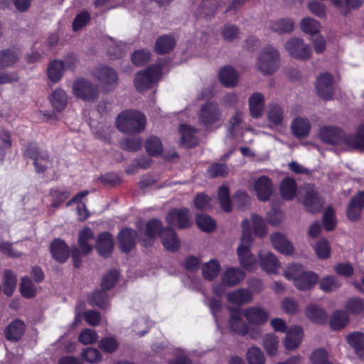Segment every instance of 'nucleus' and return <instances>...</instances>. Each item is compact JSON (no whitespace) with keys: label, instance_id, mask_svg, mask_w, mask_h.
I'll list each match as a JSON object with an SVG mask.
<instances>
[{"label":"nucleus","instance_id":"obj_7","mask_svg":"<svg viewBox=\"0 0 364 364\" xmlns=\"http://www.w3.org/2000/svg\"><path fill=\"white\" fill-rule=\"evenodd\" d=\"M73 91L75 97L84 101H95L99 97L98 87L83 78L75 81Z\"/></svg>","mask_w":364,"mask_h":364},{"label":"nucleus","instance_id":"obj_24","mask_svg":"<svg viewBox=\"0 0 364 364\" xmlns=\"http://www.w3.org/2000/svg\"><path fill=\"white\" fill-rule=\"evenodd\" d=\"M270 239L274 248L282 254L290 255L294 252V246L284 235L274 232L271 235Z\"/></svg>","mask_w":364,"mask_h":364},{"label":"nucleus","instance_id":"obj_46","mask_svg":"<svg viewBox=\"0 0 364 364\" xmlns=\"http://www.w3.org/2000/svg\"><path fill=\"white\" fill-rule=\"evenodd\" d=\"M218 197L221 208L225 213H230L232 210V202L230 199L229 188L225 185H222L218 191Z\"/></svg>","mask_w":364,"mask_h":364},{"label":"nucleus","instance_id":"obj_3","mask_svg":"<svg viewBox=\"0 0 364 364\" xmlns=\"http://www.w3.org/2000/svg\"><path fill=\"white\" fill-rule=\"evenodd\" d=\"M303 266L300 264H292L284 271V276L292 280L295 287L300 291L312 289L318 281V276L312 271L301 272Z\"/></svg>","mask_w":364,"mask_h":364},{"label":"nucleus","instance_id":"obj_6","mask_svg":"<svg viewBox=\"0 0 364 364\" xmlns=\"http://www.w3.org/2000/svg\"><path fill=\"white\" fill-rule=\"evenodd\" d=\"M279 61L278 50L269 45L258 57L259 70L264 75H272L278 69Z\"/></svg>","mask_w":364,"mask_h":364},{"label":"nucleus","instance_id":"obj_62","mask_svg":"<svg viewBox=\"0 0 364 364\" xmlns=\"http://www.w3.org/2000/svg\"><path fill=\"white\" fill-rule=\"evenodd\" d=\"M323 225L326 230L332 231L336 226L335 211L333 208L328 207L325 209L323 215Z\"/></svg>","mask_w":364,"mask_h":364},{"label":"nucleus","instance_id":"obj_39","mask_svg":"<svg viewBox=\"0 0 364 364\" xmlns=\"http://www.w3.org/2000/svg\"><path fill=\"white\" fill-rule=\"evenodd\" d=\"M146 153L151 156H159L164 152V146L161 140L156 136L148 137L144 144Z\"/></svg>","mask_w":364,"mask_h":364},{"label":"nucleus","instance_id":"obj_16","mask_svg":"<svg viewBox=\"0 0 364 364\" xmlns=\"http://www.w3.org/2000/svg\"><path fill=\"white\" fill-rule=\"evenodd\" d=\"M95 250L101 257H108L114 250V238L112 235L107 231L100 233L95 243Z\"/></svg>","mask_w":364,"mask_h":364},{"label":"nucleus","instance_id":"obj_8","mask_svg":"<svg viewBox=\"0 0 364 364\" xmlns=\"http://www.w3.org/2000/svg\"><path fill=\"white\" fill-rule=\"evenodd\" d=\"M285 49L294 58L306 60L311 57V48L309 44L304 43L303 39L293 37L285 43Z\"/></svg>","mask_w":364,"mask_h":364},{"label":"nucleus","instance_id":"obj_32","mask_svg":"<svg viewBox=\"0 0 364 364\" xmlns=\"http://www.w3.org/2000/svg\"><path fill=\"white\" fill-rule=\"evenodd\" d=\"M71 192L64 187H53L49 190L48 196L51 198L50 207L58 208L70 196Z\"/></svg>","mask_w":364,"mask_h":364},{"label":"nucleus","instance_id":"obj_30","mask_svg":"<svg viewBox=\"0 0 364 364\" xmlns=\"http://www.w3.org/2000/svg\"><path fill=\"white\" fill-rule=\"evenodd\" d=\"M176 46V40L171 35L164 34L160 36L156 41L154 52L159 55H165L173 50Z\"/></svg>","mask_w":364,"mask_h":364},{"label":"nucleus","instance_id":"obj_11","mask_svg":"<svg viewBox=\"0 0 364 364\" xmlns=\"http://www.w3.org/2000/svg\"><path fill=\"white\" fill-rule=\"evenodd\" d=\"M138 233L131 228H124L117 234L118 247L123 253L128 254L137 245Z\"/></svg>","mask_w":364,"mask_h":364},{"label":"nucleus","instance_id":"obj_5","mask_svg":"<svg viewBox=\"0 0 364 364\" xmlns=\"http://www.w3.org/2000/svg\"><path fill=\"white\" fill-rule=\"evenodd\" d=\"M161 75V68L159 65H149L145 70L138 72L134 80L136 90L141 92L151 89Z\"/></svg>","mask_w":364,"mask_h":364},{"label":"nucleus","instance_id":"obj_49","mask_svg":"<svg viewBox=\"0 0 364 364\" xmlns=\"http://www.w3.org/2000/svg\"><path fill=\"white\" fill-rule=\"evenodd\" d=\"M165 228L163 227L162 222L159 219H151L146 225V235L150 239H154L159 236L161 237L162 232Z\"/></svg>","mask_w":364,"mask_h":364},{"label":"nucleus","instance_id":"obj_58","mask_svg":"<svg viewBox=\"0 0 364 364\" xmlns=\"http://www.w3.org/2000/svg\"><path fill=\"white\" fill-rule=\"evenodd\" d=\"M98 347L106 353H113L117 350L119 343L115 338L112 336H107L102 338L99 341Z\"/></svg>","mask_w":364,"mask_h":364},{"label":"nucleus","instance_id":"obj_4","mask_svg":"<svg viewBox=\"0 0 364 364\" xmlns=\"http://www.w3.org/2000/svg\"><path fill=\"white\" fill-rule=\"evenodd\" d=\"M23 156L33 161V166L37 173H44L51 164L50 156L47 151H42L36 142L28 141L23 149Z\"/></svg>","mask_w":364,"mask_h":364},{"label":"nucleus","instance_id":"obj_35","mask_svg":"<svg viewBox=\"0 0 364 364\" xmlns=\"http://www.w3.org/2000/svg\"><path fill=\"white\" fill-rule=\"evenodd\" d=\"M264 97L260 92H254L249 99L250 112L252 117L259 118L262 115Z\"/></svg>","mask_w":364,"mask_h":364},{"label":"nucleus","instance_id":"obj_14","mask_svg":"<svg viewBox=\"0 0 364 364\" xmlns=\"http://www.w3.org/2000/svg\"><path fill=\"white\" fill-rule=\"evenodd\" d=\"M364 210V190L353 196L346 208V217L352 222H356L361 218Z\"/></svg>","mask_w":364,"mask_h":364},{"label":"nucleus","instance_id":"obj_51","mask_svg":"<svg viewBox=\"0 0 364 364\" xmlns=\"http://www.w3.org/2000/svg\"><path fill=\"white\" fill-rule=\"evenodd\" d=\"M12 146L11 134L5 129H0V163L6 156V150Z\"/></svg>","mask_w":364,"mask_h":364},{"label":"nucleus","instance_id":"obj_17","mask_svg":"<svg viewBox=\"0 0 364 364\" xmlns=\"http://www.w3.org/2000/svg\"><path fill=\"white\" fill-rule=\"evenodd\" d=\"M254 189L259 200L267 201L273 193L272 181L268 176H261L255 181Z\"/></svg>","mask_w":364,"mask_h":364},{"label":"nucleus","instance_id":"obj_42","mask_svg":"<svg viewBox=\"0 0 364 364\" xmlns=\"http://www.w3.org/2000/svg\"><path fill=\"white\" fill-rule=\"evenodd\" d=\"M65 66L63 60H54L50 62L47 75L53 82H57L62 78Z\"/></svg>","mask_w":364,"mask_h":364},{"label":"nucleus","instance_id":"obj_43","mask_svg":"<svg viewBox=\"0 0 364 364\" xmlns=\"http://www.w3.org/2000/svg\"><path fill=\"white\" fill-rule=\"evenodd\" d=\"M294 23L291 18H280L275 21H272L269 28L279 34L290 33L294 30Z\"/></svg>","mask_w":364,"mask_h":364},{"label":"nucleus","instance_id":"obj_2","mask_svg":"<svg viewBox=\"0 0 364 364\" xmlns=\"http://www.w3.org/2000/svg\"><path fill=\"white\" fill-rule=\"evenodd\" d=\"M146 124V116L135 109L124 110L116 118L117 129L124 134H139L144 130Z\"/></svg>","mask_w":364,"mask_h":364},{"label":"nucleus","instance_id":"obj_28","mask_svg":"<svg viewBox=\"0 0 364 364\" xmlns=\"http://www.w3.org/2000/svg\"><path fill=\"white\" fill-rule=\"evenodd\" d=\"M297 184L296 180L289 176L284 177L279 185V193L285 200H292L296 196Z\"/></svg>","mask_w":364,"mask_h":364},{"label":"nucleus","instance_id":"obj_19","mask_svg":"<svg viewBox=\"0 0 364 364\" xmlns=\"http://www.w3.org/2000/svg\"><path fill=\"white\" fill-rule=\"evenodd\" d=\"M230 319L228 321L230 328L234 332L242 336H245L249 332V326L247 323L242 321L243 314L240 308H229Z\"/></svg>","mask_w":364,"mask_h":364},{"label":"nucleus","instance_id":"obj_31","mask_svg":"<svg viewBox=\"0 0 364 364\" xmlns=\"http://www.w3.org/2000/svg\"><path fill=\"white\" fill-rule=\"evenodd\" d=\"M260 267L262 270L269 274H277L278 269L281 267V264L277 257L272 252H268L263 255L259 253Z\"/></svg>","mask_w":364,"mask_h":364},{"label":"nucleus","instance_id":"obj_44","mask_svg":"<svg viewBox=\"0 0 364 364\" xmlns=\"http://www.w3.org/2000/svg\"><path fill=\"white\" fill-rule=\"evenodd\" d=\"M220 265L216 259H211L202 266V274L205 279L213 281L220 273Z\"/></svg>","mask_w":364,"mask_h":364},{"label":"nucleus","instance_id":"obj_45","mask_svg":"<svg viewBox=\"0 0 364 364\" xmlns=\"http://www.w3.org/2000/svg\"><path fill=\"white\" fill-rule=\"evenodd\" d=\"M17 284L16 275L11 269H6L4 274L3 292L5 295L11 296Z\"/></svg>","mask_w":364,"mask_h":364},{"label":"nucleus","instance_id":"obj_20","mask_svg":"<svg viewBox=\"0 0 364 364\" xmlns=\"http://www.w3.org/2000/svg\"><path fill=\"white\" fill-rule=\"evenodd\" d=\"M25 330V323L19 318H15L5 327L4 336L9 341L17 342L21 339Z\"/></svg>","mask_w":364,"mask_h":364},{"label":"nucleus","instance_id":"obj_48","mask_svg":"<svg viewBox=\"0 0 364 364\" xmlns=\"http://www.w3.org/2000/svg\"><path fill=\"white\" fill-rule=\"evenodd\" d=\"M196 222L198 228L203 232H212L216 228V223L212 217L205 214H198Z\"/></svg>","mask_w":364,"mask_h":364},{"label":"nucleus","instance_id":"obj_18","mask_svg":"<svg viewBox=\"0 0 364 364\" xmlns=\"http://www.w3.org/2000/svg\"><path fill=\"white\" fill-rule=\"evenodd\" d=\"M52 257L60 263H65L70 257V251L66 242L60 238H55L50 245Z\"/></svg>","mask_w":364,"mask_h":364},{"label":"nucleus","instance_id":"obj_37","mask_svg":"<svg viewBox=\"0 0 364 364\" xmlns=\"http://www.w3.org/2000/svg\"><path fill=\"white\" fill-rule=\"evenodd\" d=\"M181 133V144L187 149L193 148L197 144V140L194 136L196 129L187 124H181L179 127Z\"/></svg>","mask_w":364,"mask_h":364},{"label":"nucleus","instance_id":"obj_25","mask_svg":"<svg viewBox=\"0 0 364 364\" xmlns=\"http://www.w3.org/2000/svg\"><path fill=\"white\" fill-rule=\"evenodd\" d=\"M160 238L166 250L172 252H175L178 250L180 241L176 232L172 228H165Z\"/></svg>","mask_w":364,"mask_h":364},{"label":"nucleus","instance_id":"obj_22","mask_svg":"<svg viewBox=\"0 0 364 364\" xmlns=\"http://www.w3.org/2000/svg\"><path fill=\"white\" fill-rule=\"evenodd\" d=\"M250 247L244 245H239L237 249V254L241 267L248 271H252L256 267V259L251 252Z\"/></svg>","mask_w":364,"mask_h":364},{"label":"nucleus","instance_id":"obj_60","mask_svg":"<svg viewBox=\"0 0 364 364\" xmlns=\"http://www.w3.org/2000/svg\"><path fill=\"white\" fill-rule=\"evenodd\" d=\"M320 289L326 292L334 291L341 286V282L335 276H326L319 283Z\"/></svg>","mask_w":364,"mask_h":364},{"label":"nucleus","instance_id":"obj_27","mask_svg":"<svg viewBox=\"0 0 364 364\" xmlns=\"http://www.w3.org/2000/svg\"><path fill=\"white\" fill-rule=\"evenodd\" d=\"M245 277V273L239 267H230L221 276L222 283L228 287L238 284Z\"/></svg>","mask_w":364,"mask_h":364},{"label":"nucleus","instance_id":"obj_50","mask_svg":"<svg viewBox=\"0 0 364 364\" xmlns=\"http://www.w3.org/2000/svg\"><path fill=\"white\" fill-rule=\"evenodd\" d=\"M120 148L129 152H136L142 147V139L139 136L129 137L121 140Z\"/></svg>","mask_w":364,"mask_h":364},{"label":"nucleus","instance_id":"obj_33","mask_svg":"<svg viewBox=\"0 0 364 364\" xmlns=\"http://www.w3.org/2000/svg\"><path fill=\"white\" fill-rule=\"evenodd\" d=\"M253 298L252 292L247 289H238L227 295V300L234 304L242 305L249 304Z\"/></svg>","mask_w":364,"mask_h":364},{"label":"nucleus","instance_id":"obj_59","mask_svg":"<svg viewBox=\"0 0 364 364\" xmlns=\"http://www.w3.org/2000/svg\"><path fill=\"white\" fill-rule=\"evenodd\" d=\"M119 277V272L116 269L108 271L102 277L101 287L104 290L109 291L114 287Z\"/></svg>","mask_w":364,"mask_h":364},{"label":"nucleus","instance_id":"obj_40","mask_svg":"<svg viewBox=\"0 0 364 364\" xmlns=\"http://www.w3.org/2000/svg\"><path fill=\"white\" fill-rule=\"evenodd\" d=\"M50 102L57 112H62L68 104V96L61 88L55 90L50 95Z\"/></svg>","mask_w":364,"mask_h":364},{"label":"nucleus","instance_id":"obj_38","mask_svg":"<svg viewBox=\"0 0 364 364\" xmlns=\"http://www.w3.org/2000/svg\"><path fill=\"white\" fill-rule=\"evenodd\" d=\"M306 316L312 322L323 324L327 321V314L321 307L315 304H310L306 309Z\"/></svg>","mask_w":364,"mask_h":364},{"label":"nucleus","instance_id":"obj_10","mask_svg":"<svg viewBox=\"0 0 364 364\" xmlns=\"http://www.w3.org/2000/svg\"><path fill=\"white\" fill-rule=\"evenodd\" d=\"M166 220L169 225H176L180 230L189 228L192 224L187 208L171 209L167 213Z\"/></svg>","mask_w":364,"mask_h":364},{"label":"nucleus","instance_id":"obj_47","mask_svg":"<svg viewBox=\"0 0 364 364\" xmlns=\"http://www.w3.org/2000/svg\"><path fill=\"white\" fill-rule=\"evenodd\" d=\"M89 304L95 306L100 309H105L108 305V295L107 290L102 289L92 292V295L88 297Z\"/></svg>","mask_w":364,"mask_h":364},{"label":"nucleus","instance_id":"obj_63","mask_svg":"<svg viewBox=\"0 0 364 364\" xmlns=\"http://www.w3.org/2000/svg\"><path fill=\"white\" fill-rule=\"evenodd\" d=\"M312 364H333L328 360V352L323 348H318L314 350L310 356Z\"/></svg>","mask_w":364,"mask_h":364},{"label":"nucleus","instance_id":"obj_1","mask_svg":"<svg viewBox=\"0 0 364 364\" xmlns=\"http://www.w3.org/2000/svg\"><path fill=\"white\" fill-rule=\"evenodd\" d=\"M320 139L328 144H345L350 151L364 150V123L360 124L355 134H346L336 127H323L319 130Z\"/></svg>","mask_w":364,"mask_h":364},{"label":"nucleus","instance_id":"obj_41","mask_svg":"<svg viewBox=\"0 0 364 364\" xmlns=\"http://www.w3.org/2000/svg\"><path fill=\"white\" fill-rule=\"evenodd\" d=\"M349 323L348 313L343 310H338L331 315L329 324L334 331L341 330L345 328Z\"/></svg>","mask_w":364,"mask_h":364},{"label":"nucleus","instance_id":"obj_52","mask_svg":"<svg viewBox=\"0 0 364 364\" xmlns=\"http://www.w3.org/2000/svg\"><path fill=\"white\" fill-rule=\"evenodd\" d=\"M300 27L304 33L314 35L319 32L321 25L318 21L310 17H306L301 21Z\"/></svg>","mask_w":364,"mask_h":364},{"label":"nucleus","instance_id":"obj_34","mask_svg":"<svg viewBox=\"0 0 364 364\" xmlns=\"http://www.w3.org/2000/svg\"><path fill=\"white\" fill-rule=\"evenodd\" d=\"M218 77L220 83L226 87H232L237 82L238 75L236 70L231 66L227 65L220 68Z\"/></svg>","mask_w":364,"mask_h":364},{"label":"nucleus","instance_id":"obj_61","mask_svg":"<svg viewBox=\"0 0 364 364\" xmlns=\"http://www.w3.org/2000/svg\"><path fill=\"white\" fill-rule=\"evenodd\" d=\"M341 6H336L344 16H347L351 10L360 8L364 4V0H341Z\"/></svg>","mask_w":364,"mask_h":364},{"label":"nucleus","instance_id":"obj_64","mask_svg":"<svg viewBox=\"0 0 364 364\" xmlns=\"http://www.w3.org/2000/svg\"><path fill=\"white\" fill-rule=\"evenodd\" d=\"M315 252L318 258L326 259L330 257L331 246L326 239L320 240L315 247Z\"/></svg>","mask_w":364,"mask_h":364},{"label":"nucleus","instance_id":"obj_9","mask_svg":"<svg viewBox=\"0 0 364 364\" xmlns=\"http://www.w3.org/2000/svg\"><path fill=\"white\" fill-rule=\"evenodd\" d=\"M95 76L105 92L113 90L118 84V74L110 67L102 66L97 68Z\"/></svg>","mask_w":364,"mask_h":364},{"label":"nucleus","instance_id":"obj_29","mask_svg":"<svg viewBox=\"0 0 364 364\" xmlns=\"http://www.w3.org/2000/svg\"><path fill=\"white\" fill-rule=\"evenodd\" d=\"M94 232L89 227L83 228L78 232L77 243L79 250H81L83 255L86 256L92 251L93 246L92 244L89 243V241L94 239Z\"/></svg>","mask_w":364,"mask_h":364},{"label":"nucleus","instance_id":"obj_54","mask_svg":"<svg viewBox=\"0 0 364 364\" xmlns=\"http://www.w3.org/2000/svg\"><path fill=\"white\" fill-rule=\"evenodd\" d=\"M278 338L273 333L267 334L263 339V346L271 356L276 355L278 348Z\"/></svg>","mask_w":364,"mask_h":364},{"label":"nucleus","instance_id":"obj_13","mask_svg":"<svg viewBox=\"0 0 364 364\" xmlns=\"http://www.w3.org/2000/svg\"><path fill=\"white\" fill-rule=\"evenodd\" d=\"M221 112L218 104L208 102L203 105L198 115L200 123L205 126L210 125L220 120Z\"/></svg>","mask_w":364,"mask_h":364},{"label":"nucleus","instance_id":"obj_56","mask_svg":"<svg viewBox=\"0 0 364 364\" xmlns=\"http://www.w3.org/2000/svg\"><path fill=\"white\" fill-rule=\"evenodd\" d=\"M247 360L249 364H265L264 353L258 347L252 346L247 350Z\"/></svg>","mask_w":364,"mask_h":364},{"label":"nucleus","instance_id":"obj_53","mask_svg":"<svg viewBox=\"0 0 364 364\" xmlns=\"http://www.w3.org/2000/svg\"><path fill=\"white\" fill-rule=\"evenodd\" d=\"M20 291L21 295L26 299L33 298L36 296V286L28 277L25 276L21 279L20 283Z\"/></svg>","mask_w":364,"mask_h":364},{"label":"nucleus","instance_id":"obj_12","mask_svg":"<svg viewBox=\"0 0 364 364\" xmlns=\"http://www.w3.org/2000/svg\"><path fill=\"white\" fill-rule=\"evenodd\" d=\"M317 95L322 99L329 100L334 95L333 78L331 73H321L316 80Z\"/></svg>","mask_w":364,"mask_h":364},{"label":"nucleus","instance_id":"obj_21","mask_svg":"<svg viewBox=\"0 0 364 364\" xmlns=\"http://www.w3.org/2000/svg\"><path fill=\"white\" fill-rule=\"evenodd\" d=\"M304 331L301 326H294L286 333L284 346L287 350H293L297 348L302 341Z\"/></svg>","mask_w":364,"mask_h":364},{"label":"nucleus","instance_id":"obj_55","mask_svg":"<svg viewBox=\"0 0 364 364\" xmlns=\"http://www.w3.org/2000/svg\"><path fill=\"white\" fill-rule=\"evenodd\" d=\"M18 58L16 52L11 49L0 51V68L9 67L17 62Z\"/></svg>","mask_w":364,"mask_h":364},{"label":"nucleus","instance_id":"obj_57","mask_svg":"<svg viewBox=\"0 0 364 364\" xmlns=\"http://www.w3.org/2000/svg\"><path fill=\"white\" fill-rule=\"evenodd\" d=\"M345 307L350 314H360L364 312V299L352 298L346 302Z\"/></svg>","mask_w":364,"mask_h":364},{"label":"nucleus","instance_id":"obj_15","mask_svg":"<svg viewBox=\"0 0 364 364\" xmlns=\"http://www.w3.org/2000/svg\"><path fill=\"white\" fill-rule=\"evenodd\" d=\"M302 203L308 212L316 213L321 210L324 200L316 190L308 188L303 196Z\"/></svg>","mask_w":364,"mask_h":364},{"label":"nucleus","instance_id":"obj_36","mask_svg":"<svg viewBox=\"0 0 364 364\" xmlns=\"http://www.w3.org/2000/svg\"><path fill=\"white\" fill-rule=\"evenodd\" d=\"M311 130V124L307 119L298 117L291 123V131L294 136L302 139L309 135Z\"/></svg>","mask_w":364,"mask_h":364},{"label":"nucleus","instance_id":"obj_26","mask_svg":"<svg viewBox=\"0 0 364 364\" xmlns=\"http://www.w3.org/2000/svg\"><path fill=\"white\" fill-rule=\"evenodd\" d=\"M348 344L353 349L357 357L364 359V333L354 331L346 336Z\"/></svg>","mask_w":364,"mask_h":364},{"label":"nucleus","instance_id":"obj_23","mask_svg":"<svg viewBox=\"0 0 364 364\" xmlns=\"http://www.w3.org/2000/svg\"><path fill=\"white\" fill-rule=\"evenodd\" d=\"M243 316L251 324L263 325L269 318L268 313L263 309L257 306H251L245 309Z\"/></svg>","mask_w":364,"mask_h":364}]
</instances>
